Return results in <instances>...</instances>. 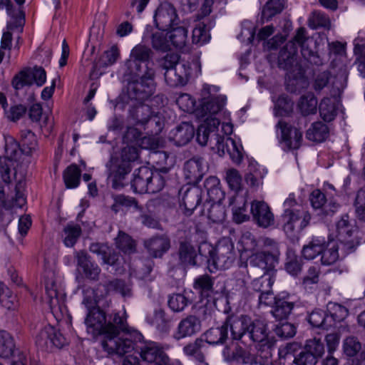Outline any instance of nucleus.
<instances>
[{"mask_svg":"<svg viewBox=\"0 0 365 365\" xmlns=\"http://www.w3.org/2000/svg\"><path fill=\"white\" fill-rule=\"evenodd\" d=\"M137 205L138 202L135 198L124 195H118L114 197V203L111 206V210L116 213L123 208H130L137 207Z\"/></svg>","mask_w":365,"mask_h":365,"instance_id":"e2e57ef3","label":"nucleus"},{"mask_svg":"<svg viewBox=\"0 0 365 365\" xmlns=\"http://www.w3.org/2000/svg\"><path fill=\"white\" fill-rule=\"evenodd\" d=\"M209 265L216 269H227L235 259V252L232 243H220L216 249L209 247L208 255L205 256Z\"/></svg>","mask_w":365,"mask_h":365,"instance_id":"39448f33","label":"nucleus"},{"mask_svg":"<svg viewBox=\"0 0 365 365\" xmlns=\"http://www.w3.org/2000/svg\"><path fill=\"white\" fill-rule=\"evenodd\" d=\"M115 245L118 249L125 254H132L136 251V243L128 234L120 231L115 238Z\"/></svg>","mask_w":365,"mask_h":365,"instance_id":"5fc2aeb1","label":"nucleus"},{"mask_svg":"<svg viewBox=\"0 0 365 365\" xmlns=\"http://www.w3.org/2000/svg\"><path fill=\"white\" fill-rule=\"evenodd\" d=\"M336 229L339 241L347 253L354 252L359 245L360 241L359 237L354 235L357 232V229L354 225L350 224L347 215L342 217L337 222Z\"/></svg>","mask_w":365,"mask_h":365,"instance_id":"1a4fd4ad","label":"nucleus"},{"mask_svg":"<svg viewBox=\"0 0 365 365\" xmlns=\"http://www.w3.org/2000/svg\"><path fill=\"white\" fill-rule=\"evenodd\" d=\"M234 201L237 202L238 205H233L232 215L233 220L237 223H242L250 219V215L247 213V202L242 196H235Z\"/></svg>","mask_w":365,"mask_h":365,"instance_id":"3c124183","label":"nucleus"},{"mask_svg":"<svg viewBox=\"0 0 365 365\" xmlns=\"http://www.w3.org/2000/svg\"><path fill=\"white\" fill-rule=\"evenodd\" d=\"M274 273H264L261 277L253 279L251 282V288L257 292H264L272 288L274 282Z\"/></svg>","mask_w":365,"mask_h":365,"instance_id":"09e8293b","label":"nucleus"},{"mask_svg":"<svg viewBox=\"0 0 365 365\" xmlns=\"http://www.w3.org/2000/svg\"><path fill=\"white\" fill-rule=\"evenodd\" d=\"M220 121L217 118H207L198 127L196 133V140L201 145H206L210 141L212 145L214 141L217 153L220 156H224L226 153L231 160L235 164H240L243 159V148L230 137H224L217 134Z\"/></svg>","mask_w":365,"mask_h":365,"instance_id":"7ed1b4c3","label":"nucleus"},{"mask_svg":"<svg viewBox=\"0 0 365 365\" xmlns=\"http://www.w3.org/2000/svg\"><path fill=\"white\" fill-rule=\"evenodd\" d=\"M205 346V341L202 338L196 339L193 342H190L183 347V352L185 355L194 358L199 362H203L205 356L202 351Z\"/></svg>","mask_w":365,"mask_h":365,"instance_id":"de8ad7c7","label":"nucleus"},{"mask_svg":"<svg viewBox=\"0 0 365 365\" xmlns=\"http://www.w3.org/2000/svg\"><path fill=\"white\" fill-rule=\"evenodd\" d=\"M5 153L10 160H16L21 151L19 143L11 135H4Z\"/></svg>","mask_w":365,"mask_h":365,"instance_id":"69168bd1","label":"nucleus"},{"mask_svg":"<svg viewBox=\"0 0 365 365\" xmlns=\"http://www.w3.org/2000/svg\"><path fill=\"white\" fill-rule=\"evenodd\" d=\"M43 277L46 292L50 298V307L51 311L55 312L56 304L58 303L56 274L51 270L46 271Z\"/></svg>","mask_w":365,"mask_h":365,"instance_id":"2f4dec72","label":"nucleus"},{"mask_svg":"<svg viewBox=\"0 0 365 365\" xmlns=\"http://www.w3.org/2000/svg\"><path fill=\"white\" fill-rule=\"evenodd\" d=\"M321 118L326 122H331L337 115V107L334 101L329 97L324 98L319 105Z\"/></svg>","mask_w":365,"mask_h":365,"instance_id":"c03bdc74","label":"nucleus"},{"mask_svg":"<svg viewBox=\"0 0 365 365\" xmlns=\"http://www.w3.org/2000/svg\"><path fill=\"white\" fill-rule=\"evenodd\" d=\"M89 250L91 252L100 256L105 264L113 265L118 259V256L115 253H112L111 250L104 244L92 243Z\"/></svg>","mask_w":365,"mask_h":365,"instance_id":"a19ab883","label":"nucleus"},{"mask_svg":"<svg viewBox=\"0 0 365 365\" xmlns=\"http://www.w3.org/2000/svg\"><path fill=\"white\" fill-rule=\"evenodd\" d=\"M191 301L182 294H174L168 299L169 307L175 312L182 311Z\"/></svg>","mask_w":365,"mask_h":365,"instance_id":"0e129e2a","label":"nucleus"},{"mask_svg":"<svg viewBox=\"0 0 365 365\" xmlns=\"http://www.w3.org/2000/svg\"><path fill=\"white\" fill-rule=\"evenodd\" d=\"M170 41L176 48H182L185 46L187 38V30L184 26H175L167 31Z\"/></svg>","mask_w":365,"mask_h":365,"instance_id":"37998d69","label":"nucleus"},{"mask_svg":"<svg viewBox=\"0 0 365 365\" xmlns=\"http://www.w3.org/2000/svg\"><path fill=\"white\" fill-rule=\"evenodd\" d=\"M202 191L197 187H188L182 197V203L187 215H190L200 205Z\"/></svg>","mask_w":365,"mask_h":365,"instance_id":"c85d7f7f","label":"nucleus"},{"mask_svg":"<svg viewBox=\"0 0 365 365\" xmlns=\"http://www.w3.org/2000/svg\"><path fill=\"white\" fill-rule=\"evenodd\" d=\"M308 322L313 327L322 328L324 329L331 328L330 321L327 317V312L320 309H315L309 314Z\"/></svg>","mask_w":365,"mask_h":365,"instance_id":"49530a36","label":"nucleus"},{"mask_svg":"<svg viewBox=\"0 0 365 365\" xmlns=\"http://www.w3.org/2000/svg\"><path fill=\"white\" fill-rule=\"evenodd\" d=\"M151 108L148 105H139L133 110V116L138 124L143 125H148V127L155 124L159 126L158 131H160V123L158 120L157 116L152 115Z\"/></svg>","mask_w":365,"mask_h":365,"instance_id":"cd10ccee","label":"nucleus"},{"mask_svg":"<svg viewBox=\"0 0 365 365\" xmlns=\"http://www.w3.org/2000/svg\"><path fill=\"white\" fill-rule=\"evenodd\" d=\"M53 327L48 326L42 329L36 336V344L42 350H51V336Z\"/></svg>","mask_w":365,"mask_h":365,"instance_id":"052dcab7","label":"nucleus"},{"mask_svg":"<svg viewBox=\"0 0 365 365\" xmlns=\"http://www.w3.org/2000/svg\"><path fill=\"white\" fill-rule=\"evenodd\" d=\"M136 352L142 359L143 365H168L169 357L160 345L154 341H148L136 348Z\"/></svg>","mask_w":365,"mask_h":365,"instance_id":"423d86ee","label":"nucleus"},{"mask_svg":"<svg viewBox=\"0 0 365 365\" xmlns=\"http://www.w3.org/2000/svg\"><path fill=\"white\" fill-rule=\"evenodd\" d=\"M21 151L26 155H31L36 149L37 140L35 134L30 130L21 131Z\"/></svg>","mask_w":365,"mask_h":365,"instance_id":"4d7b16f0","label":"nucleus"},{"mask_svg":"<svg viewBox=\"0 0 365 365\" xmlns=\"http://www.w3.org/2000/svg\"><path fill=\"white\" fill-rule=\"evenodd\" d=\"M5 9L10 20L6 23L9 29H17L22 33L25 25V13L21 8H16L11 0H0V10Z\"/></svg>","mask_w":365,"mask_h":365,"instance_id":"ddd939ff","label":"nucleus"},{"mask_svg":"<svg viewBox=\"0 0 365 365\" xmlns=\"http://www.w3.org/2000/svg\"><path fill=\"white\" fill-rule=\"evenodd\" d=\"M87 331L93 336H102L101 345L109 354L124 355L135 349L134 342L119 337L121 332L128 330L127 319L118 312L106 315L100 307L87 312L85 319Z\"/></svg>","mask_w":365,"mask_h":365,"instance_id":"f257e3e1","label":"nucleus"},{"mask_svg":"<svg viewBox=\"0 0 365 365\" xmlns=\"http://www.w3.org/2000/svg\"><path fill=\"white\" fill-rule=\"evenodd\" d=\"M279 260V258L274 253L272 255L269 252L261 250L250 257V264L251 267L260 268L264 273H275V267Z\"/></svg>","mask_w":365,"mask_h":365,"instance_id":"dca6fc26","label":"nucleus"},{"mask_svg":"<svg viewBox=\"0 0 365 365\" xmlns=\"http://www.w3.org/2000/svg\"><path fill=\"white\" fill-rule=\"evenodd\" d=\"M152 176V170L143 166L135 170L131 180V188L136 193L148 192L149 178Z\"/></svg>","mask_w":365,"mask_h":365,"instance_id":"5701e85b","label":"nucleus"},{"mask_svg":"<svg viewBox=\"0 0 365 365\" xmlns=\"http://www.w3.org/2000/svg\"><path fill=\"white\" fill-rule=\"evenodd\" d=\"M214 283L215 279L205 274L195 279L193 287L202 298H210L215 294Z\"/></svg>","mask_w":365,"mask_h":365,"instance_id":"473e14b6","label":"nucleus"},{"mask_svg":"<svg viewBox=\"0 0 365 365\" xmlns=\"http://www.w3.org/2000/svg\"><path fill=\"white\" fill-rule=\"evenodd\" d=\"M331 21L327 14L322 11H314L308 19V26L312 29H329Z\"/></svg>","mask_w":365,"mask_h":365,"instance_id":"864d4df0","label":"nucleus"},{"mask_svg":"<svg viewBox=\"0 0 365 365\" xmlns=\"http://www.w3.org/2000/svg\"><path fill=\"white\" fill-rule=\"evenodd\" d=\"M317 98L312 93H308L300 97L297 108L304 116L314 114L317 110Z\"/></svg>","mask_w":365,"mask_h":365,"instance_id":"58836bf2","label":"nucleus"},{"mask_svg":"<svg viewBox=\"0 0 365 365\" xmlns=\"http://www.w3.org/2000/svg\"><path fill=\"white\" fill-rule=\"evenodd\" d=\"M145 320L163 334H168L172 327V317L162 309H157L152 313H148Z\"/></svg>","mask_w":365,"mask_h":365,"instance_id":"6ab92c4d","label":"nucleus"},{"mask_svg":"<svg viewBox=\"0 0 365 365\" xmlns=\"http://www.w3.org/2000/svg\"><path fill=\"white\" fill-rule=\"evenodd\" d=\"M307 40L306 29L304 27H300L297 29L293 40L289 42H294L297 48L300 47L303 58L311 64L316 66L322 64V60L318 53L306 46Z\"/></svg>","mask_w":365,"mask_h":365,"instance_id":"f3484780","label":"nucleus"},{"mask_svg":"<svg viewBox=\"0 0 365 365\" xmlns=\"http://www.w3.org/2000/svg\"><path fill=\"white\" fill-rule=\"evenodd\" d=\"M303 262L294 250L288 249L286 253L285 270L292 276L297 277L302 271Z\"/></svg>","mask_w":365,"mask_h":365,"instance_id":"4c0bfd02","label":"nucleus"},{"mask_svg":"<svg viewBox=\"0 0 365 365\" xmlns=\"http://www.w3.org/2000/svg\"><path fill=\"white\" fill-rule=\"evenodd\" d=\"M145 247L153 258H161L170 248V240L165 235L154 236L145 241Z\"/></svg>","mask_w":365,"mask_h":365,"instance_id":"aec40b11","label":"nucleus"},{"mask_svg":"<svg viewBox=\"0 0 365 365\" xmlns=\"http://www.w3.org/2000/svg\"><path fill=\"white\" fill-rule=\"evenodd\" d=\"M81 171L76 164H71L64 170L63 178L67 188H76L80 184Z\"/></svg>","mask_w":365,"mask_h":365,"instance_id":"a18cd8bd","label":"nucleus"},{"mask_svg":"<svg viewBox=\"0 0 365 365\" xmlns=\"http://www.w3.org/2000/svg\"><path fill=\"white\" fill-rule=\"evenodd\" d=\"M276 128L280 130L279 143L284 151L298 150L301 147L303 138L300 128L283 120H279Z\"/></svg>","mask_w":365,"mask_h":365,"instance_id":"0eeeda50","label":"nucleus"},{"mask_svg":"<svg viewBox=\"0 0 365 365\" xmlns=\"http://www.w3.org/2000/svg\"><path fill=\"white\" fill-rule=\"evenodd\" d=\"M201 324L197 317L190 315L182 319L173 332V337L179 341L182 339L192 336L200 330Z\"/></svg>","mask_w":365,"mask_h":365,"instance_id":"a211bd4d","label":"nucleus"},{"mask_svg":"<svg viewBox=\"0 0 365 365\" xmlns=\"http://www.w3.org/2000/svg\"><path fill=\"white\" fill-rule=\"evenodd\" d=\"M248 329L247 339L243 341V345L250 346L253 342H262L267 338L266 325L259 320L252 321Z\"/></svg>","mask_w":365,"mask_h":365,"instance_id":"c756f323","label":"nucleus"},{"mask_svg":"<svg viewBox=\"0 0 365 365\" xmlns=\"http://www.w3.org/2000/svg\"><path fill=\"white\" fill-rule=\"evenodd\" d=\"M195 128L192 124L182 122L170 133V138L177 146L187 144L194 137Z\"/></svg>","mask_w":365,"mask_h":365,"instance_id":"4be33fe9","label":"nucleus"},{"mask_svg":"<svg viewBox=\"0 0 365 365\" xmlns=\"http://www.w3.org/2000/svg\"><path fill=\"white\" fill-rule=\"evenodd\" d=\"M344 353L349 357H357L353 360V365H360L365 360V351H361V344L357 338L349 336L345 339L343 344Z\"/></svg>","mask_w":365,"mask_h":365,"instance_id":"a878e982","label":"nucleus"},{"mask_svg":"<svg viewBox=\"0 0 365 365\" xmlns=\"http://www.w3.org/2000/svg\"><path fill=\"white\" fill-rule=\"evenodd\" d=\"M82 232L78 225L68 224L63 229V242L66 247H71L77 242Z\"/></svg>","mask_w":365,"mask_h":365,"instance_id":"6e6d98bb","label":"nucleus"},{"mask_svg":"<svg viewBox=\"0 0 365 365\" xmlns=\"http://www.w3.org/2000/svg\"><path fill=\"white\" fill-rule=\"evenodd\" d=\"M322 264L324 265H331L336 262L339 259V245L336 242H329L325 247L324 243V250L321 253Z\"/></svg>","mask_w":365,"mask_h":365,"instance_id":"8fccbe9b","label":"nucleus"},{"mask_svg":"<svg viewBox=\"0 0 365 365\" xmlns=\"http://www.w3.org/2000/svg\"><path fill=\"white\" fill-rule=\"evenodd\" d=\"M154 21L156 27L161 31H168L178 26L179 19L175 7L168 2L160 4L155 11Z\"/></svg>","mask_w":365,"mask_h":365,"instance_id":"9b49d317","label":"nucleus"},{"mask_svg":"<svg viewBox=\"0 0 365 365\" xmlns=\"http://www.w3.org/2000/svg\"><path fill=\"white\" fill-rule=\"evenodd\" d=\"M138 158V149L134 146H127L122 150L120 160H113L107 165L108 178L112 183L113 188L118 190L125 186V177L132 170L130 163L135 161Z\"/></svg>","mask_w":365,"mask_h":365,"instance_id":"20e7f679","label":"nucleus"},{"mask_svg":"<svg viewBox=\"0 0 365 365\" xmlns=\"http://www.w3.org/2000/svg\"><path fill=\"white\" fill-rule=\"evenodd\" d=\"M324 250V242L319 240H312L308 245L303 247L302 256L308 260H312L321 255Z\"/></svg>","mask_w":365,"mask_h":365,"instance_id":"bf43d9fd","label":"nucleus"},{"mask_svg":"<svg viewBox=\"0 0 365 365\" xmlns=\"http://www.w3.org/2000/svg\"><path fill=\"white\" fill-rule=\"evenodd\" d=\"M176 103L182 110L196 114V102L190 94L181 93L176 99Z\"/></svg>","mask_w":365,"mask_h":365,"instance_id":"338daca9","label":"nucleus"},{"mask_svg":"<svg viewBox=\"0 0 365 365\" xmlns=\"http://www.w3.org/2000/svg\"><path fill=\"white\" fill-rule=\"evenodd\" d=\"M152 46L155 50L166 51L170 49V41L167 31H156L151 36Z\"/></svg>","mask_w":365,"mask_h":365,"instance_id":"13d9d810","label":"nucleus"},{"mask_svg":"<svg viewBox=\"0 0 365 365\" xmlns=\"http://www.w3.org/2000/svg\"><path fill=\"white\" fill-rule=\"evenodd\" d=\"M354 205L357 217L365 222V189L357 192Z\"/></svg>","mask_w":365,"mask_h":365,"instance_id":"774afa93","label":"nucleus"},{"mask_svg":"<svg viewBox=\"0 0 365 365\" xmlns=\"http://www.w3.org/2000/svg\"><path fill=\"white\" fill-rule=\"evenodd\" d=\"M16 351L13 336L5 330H0V358L10 359Z\"/></svg>","mask_w":365,"mask_h":365,"instance_id":"c9c22d12","label":"nucleus"},{"mask_svg":"<svg viewBox=\"0 0 365 365\" xmlns=\"http://www.w3.org/2000/svg\"><path fill=\"white\" fill-rule=\"evenodd\" d=\"M151 53L150 48L141 45L136 46L131 51L127 66L132 73L140 77V81L128 84V94L131 98L145 101L155 93V71L150 61Z\"/></svg>","mask_w":365,"mask_h":365,"instance_id":"f03ea898","label":"nucleus"},{"mask_svg":"<svg viewBox=\"0 0 365 365\" xmlns=\"http://www.w3.org/2000/svg\"><path fill=\"white\" fill-rule=\"evenodd\" d=\"M227 331H230L231 338L243 344L247 339L248 329L250 327L251 318L247 315H229L225 320Z\"/></svg>","mask_w":365,"mask_h":365,"instance_id":"9d476101","label":"nucleus"},{"mask_svg":"<svg viewBox=\"0 0 365 365\" xmlns=\"http://www.w3.org/2000/svg\"><path fill=\"white\" fill-rule=\"evenodd\" d=\"M204 341L211 345L224 344L228 339V331L225 321L220 326L211 327L203 334Z\"/></svg>","mask_w":365,"mask_h":365,"instance_id":"7c9ffc66","label":"nucleus"},{"mask_svg":"<svg viewBox=\"0 0 365 365\" xmlns=\"http://www.w3.org/2000/svg\"><path fill=\"white\" fill-rule=\"evenodd\" d=\"M284 9V0H269L262 11V18L269 21L274 15L280 13Z\"/></svg>","mask_w":365,"mask_h":365,"instance_id":"680f3d73","label":"nucleus"},{"mask_svg":"<svg viewBox=\"0 0 365 365\" xmlns=\"http://www.w3.org/2000/svg\"><path fill=\"white\" fill-rule=\"evenodd\" d=\"M327 317L329 319L331 327L335 326L337 322H341L348 316V309L337 303L329 302L327 304Z\"/></svg>","mask_w":365,"mask_h":365,"instance_id":"ea45409f","label":"nucleus"},{"mask_svg":"<svg viewBox=\"0 0 365 365\" xmlns=\"http://www.w3.org/2000/svg\"><path fill=\"white\" fill-rule=\"evenodd\" d=\"M178 264L181 266H195L197 252L194 246L187 241L180 242L178 252Z\"/></svg>","mask_w":365,"mask_h":365,"instance_id":"bb28decb","label":"nucleus"},{"mask_svg":"<svg viewBox=\"0 0 365 365\" xmlns=\"http://www.w3.org/2000/svg\"><path fill=\"white\" fill-rule=\"evenodd\" d=\"M207 194L213 203L219 202L224 198V192L220 188V180L215 176L207 178L204 183Z\"/></svg>","mask_w":365,"mask_h":365,"instance_id":"e433bc0d","label":"nucleus"},{"mask_svg":"<svg viewBox=\"0 0 365 365\" xmlns=\"http://www.w3.org/2000/svg\"><path fill=\"white\" fill-rule=\"evenodd\" d=\"M191 76V65L188 61H182L175 68L165 71L164 78L170 87L185 86Z\"/></svg>","mask_w":365,"mask_h":365,"instance_id":"f8f14e48","label":"nucleus"},{"mask_svg":"<svg viewBox=\"0 0 365 365\" xmlns=\"http://www.w3.org/2000/svg\"><path fill=\"white\" fill-rule=\"evenodd\" d=\"M202 161V158L194 156L185 162L183 173L188 183H197L202 179L205 173Z\"/></svg>","mask_w":365,"mask_h":365,"instance_id":"412c9836","label":"nucleus"},{"mask_svg":"<svg viewBox=\"0 0 365 365\" xmlns=\"http://www.w3.org/2000/svg\"><path fill=\"white\" fill-rule=\"evenodd\" d=\"M275 115L279 116L289 115L293 111L294 103L286 94H282L274 101Z\"/></svg>","mask_w":365,"mask_h":365,"instance_id":"603ef678","label":"nucleus"},{"mask_svg":"<svg viewBox=\"0 0 365 365\" xmlns=\"http://www.w3.org/2000/svg\"><path fill=\"white\" fill-rule=\"evenodd\" d=\"M77 264L86 277L88 279L98 281L101 269L98 265L90 259V257L83 251L77 253Z\"/></svg>","mask_w":365,"mask_h":365,"instance_id":"b1692460","label":"nucleus"},{"mask_svg":"<svg viewBox=\"0 0 365 365\" xmlns=\"http://www.w3.org/2000/svg\"><path fill=\"white\" fill-rule=\"evenodd\" d=\"M283 228L287 235H292L295 230L300 231L306 227L311 220L310 214L302 206L299 209L284 210L282 215Z\"/></svg>","mask_w":365,"mask_h":365,"instance_id":"6e6552de","label":"nucleus"},{"mask_svg":"<svg viewBox=\"0 0 365 365\" xmlns=\"http://www.w3.org/2000/svg\"><path fill=\"white\" fill-rule=\"evenodd\" d=\"M329 135V127L321 121L313 123L306 131V138L307 140L316 143L324 141Z\"/></svg>","mask_w":365,"mask_h":365,"instance_id":"72a5a7b5","label":"nucleus"},{"mask_svg":"<svg viewBox=\"0 0 365 365\" xmlns=\"http://www.w3.org/2000/svg\"><path fill=\"white\" fill-rule=\"evenodd\" d=\"M225 98L220 96L203 98L197 108L196 115L203 119V120L207 118H215L214 115L218 113L225 106Z\"/></svg>","mask_w":365,"mask_h":365,"instance_id":"4468645a","label":"nucleus"},{"mask_svg":"<svg viewBox=\"0 0 365 365\" xmlns=\"http://www.w3.org/2000/svg\"><path fill=\"white\" fill-rule=\"evenodd\" d=\"M294 306V303L287 299L278 297L275 299L272 313L277 319L282 320L290 314Z\"/></svg>","mask_w":365,"mask_h":365,"instance_id":"79ce46f5","label":"nucleus"},{"mask_svg":"<svg viewBox=\"0 0 365 365\" xmlns=\"http://www.w3.org/2000/svg\"><path fill=\"white\" fill-rule=\"evenodd\" d=\"M297 46L294 42H287L279 51L278 66L284 70H290L296 61Z\"/></svg>","mask_w":365,"mask_h":365,"instance_id":"393cba45","label":"nucleus"},{"mask_svg":"<svg viewBox=\"0 0 365 365\" xmlns=\"http://www.w3.org/2000/svg\"><path fill=\"white\" fill-rule=\"evenodd\" d=\"M251 213L254 222L263 228L272 225L274 217L268 205L263 201L254 200L251 205Z\"/></svg>","mask_w":365,"mask_h":365,"instance_id":"2eb2a0df","label":"nucleus"},{"mask_svg":"<svg viewBox=\"0 0 365 365\" xmlns=\"http://www.w3.org/2000/svg\"><path fill=\"white\" fill-rule=\"evenodd\" d=\"M168 179V169L166 168L160 170H152V176L149 178L148 193H156L161 191Z\"/></svg>","mask_w":365,"mask_h":365,"instance_id":"f704fd0d","label":"nucleus"}]
</instances>
